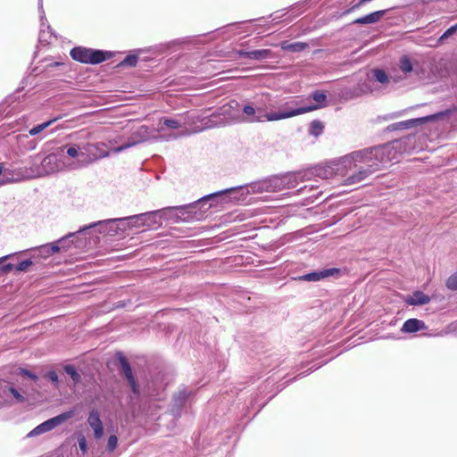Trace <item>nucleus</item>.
Returning <instances> with one entry per match:
<instances>
[{
  "label": "nucleus",
  "mask_w": 457,
  "mask_h": 457,
  "mask_svg": "<svg viewBox=\"0 0 457 457\" xmlns=\"http://www.w3.org/2000/svg\"><path fill=\"white\" fill-rule=\"evenodd\" d=\"M46 377L53 382L56 385V386H58V383H59V378H58V375L57 373L54 371V370H51L49 371L47 374H46Z\"/></svg>",
  "instance_id": "72a5a7b5"
},
{
  "label": "nucleus",
  "mask_w": 457,
  "mask_h": 457,
  "mask_svg": "<svg viewBox=\"0 0 457 457\" xmlns=\"http://www.w3.org/2000/svg\"><path fill=\"white\" fill-rule=\"evenodd\" d=\"M339 270L337 268L327 269L320 272H312L301 277V279L306 281H318L321 278H324L328 276H333L334 274H337Z\"/></svg>",
  "instance_id": "ddd939ff"
},
{
  "label": "nucleus",
  "mask_w": 457,
  "mask_h": 457,
  "mask_svg": "<svg viewBox=\"0 0 457 457\" xmlns=\"http://www.w3.org/2000/svg\"><path fill=\"white\" fill-rule=\"evenodd\" d=\"M118 445V437L115 435H112L108 438L107 450L112 452L116 449Z\"/></svg>",
  "instance_id": "bb28decb"
},
{
  "label": "nucleus",
  "mask_w": 457,
  "mask_h": 457,
  "mask_svg": "<svg viewBox=\"0 0 457 457\" xmlns=\"http://www.w3.org/2000/svg\"><path fill=\"white\" fill-rule=\"evenodd\" d=\"M456 31H457V23L444 32V34L439 37L438 43L439 44L443 43L444 40H445L446 38H448L449 37L453 35Z\"/></svg>",
  "instance_id": "393cba45"
},
{
  "label": "nucleus",
  "mask_w": 457,
  "mask_h": 457,
  "mask_svg": "<svg viewBox=\"0 0 457 457\" xmlns=\"http://www.w3.org/2000/svg\"><path fill=\"white\" fill-rule=\"evenodd\" d=\"M57 120H58V118H54V119L46 121L44 123L38 124V125L35 126L34 128L30 129L29 130V134L30 136H36V135L39 134L40 132H42L46 128H48L49 126H51Z\"/></svg>",
  "instance_id": "6ab92c4d"
},
{
  "label": "nucleus",
  "mask_w": 457,
  "mask_h": 457,
  "mask_svg": "<svg viewBox=\"0 0 457 457\" xmlns=\"http://www.w3.org/2000/svg\"><path fill=\"white\" fill-rule=\"evenodd\" d=\"M404 302L408 305H423L430 302V297L421 291H415L411 295H408Z\"/></svg>",
  "instance_id": "f8f14e48"
},
{
  "label": "nucleus",
  "mask_w": 457,
  "mask_h": 457,
  "mask_svg": "<svg viewBox=\"0 0 457 457\" xmlns=\"http://www.w3.org/2000/svg\"><path fill=\"white\" fill-rule=\"evenodd\" d=\"M188 396L189 393H187L186 390L179 391L175 397V401L178 403V404L182 405L188 398Z\"/></svg>",
  "instance_id": "cd10ccee"
},
{
  "label": "nucleus",
  "mask_w": 457,
  "mask_h": 457,
  "mask_svg": "<svg viewBox=\"0 0 457 457\" xmlns=\"http://www.w3.org/2000/svg\"><path fill=\"white\" fill-rule=\"evenodd\" d=\"M116 359L120 363V373L128 381V384L129 385L131 391L133 392L134 395H139V385L137 384L134 377L131 366L128 359L123 355L122 353L120 352L116 353Z\"/></svg>",
  "instance_id": "423d86ee"
},
{
  "label": "nucleus",
  "mask_w": 457,
  "mask_h": 457,
  "mask_svg": "<svg viewBox=\"0 0 457 457\" xmlns=\"http://www.w3.org/2000/svg\"><path fill=\"white\" fill-rule=\"evenodd\" d=\"M373 75H374V78L376 79V80L382 84L388 82V77L383 70L375 69L373 71Z\"/></svg>",
  "instance_id": "412c9836"
},
{
  "label": "nucleus",
  "mask_w": 457,
  "mask_h": 457,
  "mask_svg": "<svg viewBox=\"0 0 457 457\" xmlns=\"http://www.w3.org/2000/svg\"><path fill=\"white\" fill-rule=\"evenodd\" d=\"M20 373L23 376H26V377L31 378L34 381H37L38 378V377L36 374L32 373L31 371H29L26 369H21Z\"/></svg>",
  "instance_id": "473e14b6"
},
{
  "label": "nucleus",
  "mask_w": 457,
  "mask_h": 457,
  "mask_svg": "<svg viewBox=\"0 0 457 457\" xmlns=\"http://www.w3.org/2000/svg\"><path fill=\"white\" fill-rule=\"evenodd\" d=\"M280 46L285 51L297 53L306 49L308 47V44L303 42L289 43L288 41H283L281 42Z\"/></svg>",
  "instance_id": "2eb2a0df"
},
{
  "label": "nucleus",
  "mask_w": 457,
  "mask_h": 457,
  "mask_svg": "<svg viewBox=\"0 0 457 457\" xmlns=\"http://www.w3.org/2000/svg\"><path fill=\"white\" fill-rule=\"evenodd\" d=\"M234 190H235V188L221 190V191H219L217 193L211 194V195L205 196L204 199H210V198H212L214 196L221 195L223 194H226L228 192H231V191H234Z\"/></svg>",
  "instance_id": "c9c22d12"
},
{
  "label": "nucleus",
  "mask_w": 457,
  "mask_h": 457,
  "mask_svg": "<svg viewBox=\"0 0 457 457\" xmlns=\"http://www.w3.org/2000/svg\"><path fill=\"white\" fill-rule=\"evenodd\" d=\"M9 392L13 395L19 403H23L25 401V397L18 392L14 387H9Z\"/></svg>",
  "instance_id": "7c9ffc66"
},
{
  "label": "nucleus",
  "mask_w": 457,
  "mask_h": 457,
  "mask_svg": "<svg viewBox=\"0 0 457 457\" xmlns=\"http://www.w3.org/2000/svg\"><path fill=\"white\" fill-rule=\"evenodd\" d=\"M125 147L124 146H121V147H119L118 148V151H121L122 149H124Z\"/></svg>",
  "instance_id": "a19ab883"
},
{
  "label": "nucleus",
  "mask_w": 457,
  "mask_h": 457,
  "mask_svg": "<svg viewBox=\"0 0 457 457\" xmlns=\"http://www.w3.org/2000/svg\"><path fill=\"white\" fill-rule=\"evenodd\" d=\"M137 55L130 54L125 57V59L120 62V65L134 67L137 65Z\"/></svg>",
  "instance_id": "b1692460"
},
{
  "label": "nucleus",
  "mask_w": 457,
  "mask_h": 457,
  "mask_svg": "<svg viewBox=\"0 0 457 457\" xmlns=\"http://www.w3.org/2000/svg\"><path fill=\"white\" fill-rule=\"evenodd\" d=\"M393 149L387 146H378L373 148H366L354 151L343 157V163L348 164L350 168H353L360 164H363L373 174L386 167L391 161V154Z\"/></svg>",
  "instance_id": "f257e3e1"
},
{
  "label": "nucleus",
  "mask_w": 457,
  "mask_h": 457,
  "mask_svg": "<svg viewBox=\"0 0 457 457\" xmlns=\"http://www.w3.org/2000/svg\"><path fill=\"white\" fill-rule=\"evenodd\" d=\"M87 422L94 430L96 439L102 438L104 436V427L98 411L93 410L89 412Z\"/></svg>",
  "instance_id": "1a4fd4ad"
},
{
  "label": "nucleus",
  "mask_w": 457,
  "mask_h": 457,
  "mask_svg": "<svg viewBox=\"0 0 457 457\" xmlns=\"http://www.w3.org/2000/svg\"><path fill=\"white\" fill-rule=\"evenodd\" d=\"M311 97L318 104L310 106H303L295 109H290L285 112L267 113L265 115V118L269 121L279 120L283 119L291 118L296 115L307 113L326 106L327 96L323 91L316 90L312 93Z\"/></svg>",
  "instance_id": "f03ea898"
},
{
  "label": "nucleus",
  "mask_w": 457,
  "mask_h": 457,
  "mask_svg": "<svg viewBox=\"0 0 457 457\" xmlns=\"http://www.w3.org/2000/svg\"><path fill=\"white\" fill-rule=\"evenodd\" d=\"M33 264V262L31 260H25V261H22L17 266H16V270L17 271H26L28 270V269Z\"/></svg>",
  "instance_id": "c756f323"
},
{
  "label": "nucleus",
  "mask_w": 457,
  "mask_h": 457,
  "mask_svg": "<svg viewBox=\"0 0 457 457\" xmlns=\"http://www.w3.org/2000/svg\"><path fill=\"white\" fill-rule=\"evenodd\" d=\"M7 258H8V256L3 257V258L0 259V262L3 261V260H5Z\"/></svg>",
  "instance_id": "79ce46f5"
},
{
  "label": "nucleus",
  "mask_w": 457,
  "mask_h": 457,
  "mask_svg": "<svg viewBox=\"0 0 457 457\" xmlns=\"http://www.w3.org/2000/svg\"><path fill=\"white\" fill-rule=\"evenodd\" d=\"M244 113L249 116H253L255 113V109L252 105H245L243 109Z\"/></svg>",
  "instance_id": "e433bc0d"
},
{
  "label": "nucleus",
  "mask_w": 457,
  "mask_h": 457,
  "mask_svg": "<svg viewBox=\"0 0 457 457\" xmlns=\"http://www.w3.org/2000/svg\"><path fill=\"white\" fill-rule=\"evenodd\" d=\"M236 54L240 57H250V51L237 50Z\"/></svg>",
  "instance_id": "58836bf2"
},
{
  "label": "nucleus",
  "mask_w": 457,
  "mask_h": 457,
  "mask_svg": "<svg viewBox=\"0 0 457 457\" xmlns=\"http://www.w3.org/2000/svg\"><path fill=\"white\" fill-rule=\"evenodd\" d=\"M272 57V52L270 49H260L250 51L249 59L255 61H262L268 58Z\"/></svg>",
  "instance_id": "a211bd4d"
},
{
  "label": "nucleus",
  "mask_w": 457,
  "mask_h": 457,
  "mask_svg": "<svg viewBox=\"0 0 457 457\" xmlns=\"http://www.w3.org/2000/svg\"><path fill=\"white\" fill-rule=\"evenodd\" d=\"M60 247L56 244L45 245L37 249L38 255L48 258L49 256L58 253Z\"/></svg>",
  "instance_id": "f3484780"
},
{
  "label": "nucleus",
  "mask_w": 457,
  "mask_h": 457,
  "mask_svg": "<svg viewBox=\"0 0 457 457\" xmlns=\"http://www.w3.org/2000/svg\"><path fill=\"white\" fill-rule=\"evenodd\" d=\"M162 123L167 128H170V129H179L180 127V124H179V122L178 120H172V119H169V118H164L162 120Z\"/></svg>",
  "instance_id": "c85d7f7f"
},
{
  "label": "nucleus",
  "mask_w": 457,
  "mask_h": 457,
  "mask_svg": "<svg viewBox=\"0 0 457 457\" xmlns=\"http://www.w3.org/2000/svg\"><path fill=\"white\" fill-rule=\"evenodd\" d=\"M3 170H4V164L0 163V175L2 174Z\"/></svg>",
  "instance_id": "ea45409f"
},
{
  "label": "nucleus",
  "mask_w": 457,
  "mask_h": 457,
  "mask_svg": "<svg viewBox=\"0 0 457 457\" xmlns=\"http://www.w3.org/2000/svg\"><path fill=\"white\" fill-rule=\"evenodd\" d=\"M428 328V326L426 323L421 320L415 318H411L407 320L401 328V331L403 333H415L421 330H426Z\"/></svg>",
  "instance_id": "9d476101"
},
{
  "label": "nucleus",
  "mask_w": 457,
  "mask_h": 457,
  "mask_svg": "<svg viewBox=\"0 0 457 457\" xmlns=\"http://www.w3.org/2000/svg\"><path fill=\"white\" fill-rule=\"evenodd\" d=\"M79 449L83 452V453H86L87 450V440L85 438L84 436H80L79 437Z\"/></svg>",
  "instance_id": "f704fd0d"
},
{
  "label": "nucleus",
  "mask_w": 457,
  "mask_h": 457,
  "mask_svg": "<svg viewBox=\"0 0 457 457\" xmlns=\"http://www.w3.org/2000/svg\"><path fill=\"white\" fill-rule=\"evenodd\" d=\"M446 287L451 290H457V271L448 278Z\"/></svg>",
  "instance_id": "a878e982"
},
{
  "label": "nucleus",
  "mask_w": 457,
  "mask_h": 457,
  "mask_svg": "<svg viewBox=\"0 0 457 457\" xmlns=\"http://www.w3.org/2000/svg\"><path fill=\"white\" fill-rule=\"evenodd\" d=\"M64 371L70 375V377L71 378V379L73 380V382L75 384H78L79 382H80V379H81V376L80 374L75 370V368L72 366V365H65L64 366Z\"/></svg>",
  "instance_id": "aec40b11"
},
{
  "label": "nucleus",
  "mask_w": 457,
  "mask_h": 457,
  "mask_svg": "<svg viewBox=\"0 0 457 457\" xmlns=\"http://www.w3.org/2000/svg\"><path fill=\"white\" fill-rule=\"evenodd\" d=\"M348 164L343 163V158L335 163L326 165L323 168H320L318 170V176L322 179H330L335 176H346V172H344V169L346 168Z\"/></svg>",
  "instance_id": "0eeeda50"
},
{
  "label": "nucleus",
  "mask_w": 457,
  "mask_h": 457,
  "mask_svg": "<svg viewBox=\"0 0 457 457\" xmlns=\"http://www.w3.org/2000/svg\"><path fill=\"white\" fill-rule=\"evenodd\" d=\"M71 56L73 60L82 63L98 64L110 58L112 53L77 46L71 49Z\"/></svg>",
  "instance_id": "7ed1b4c3"
},
{
  "label": "nucleus",
  "mask_w": 457,
  "mask_h": 457,
  "mask_svg": "<svg viewBox=\"0 0 457 457\" xmlns=\"http://www.w3.org/2000/svg\"><path fill=\"white\" fill-rule=\"evenodd\" d=\"M74 416V411H69L63 413H61L60 415H57L52 419H49L46 420V423L49 428V430L54 429L57 426L61 425L67 420L72 418Z\"/></svg>",
  "instance_id": "4468645a"
},
{
  "label": "nucleus",
  "mask_w": 457,
  "mask_h": 457,
  "mask_svg": "<svg viewBox=\"0 0 457 457\" xmlns=\"http://www.w3.org/2000/svg\"><path fill=\"white\" fill-rule=\"evenodd\" d=\"M80 155H87V163L92 162L106 154L100 151L99 144H85L80 147Z\"/></svg>",
  "instance_id": "6e6552de"
},
{
  "label": "nucleus",
  "mask_w": 457,
  "mask_h": 457,
  "mask_svg": "<svg viewBox=\"0 0 457 457\" xmlns=\"http://www.w3.org/2000/svg\"><path fill=\"white\" fill-rule=\"evenodd\" d=\"M401 70L407 73L412 71V64L407 56H403L400 60Z\"/></svg>",
  "instance_id": "5701e85b"
},
{
  "label": "nucleus",
  "mask_w": 457,
  "mask_h": 457,
  "mask_svg": "<svg viewBox=\"0 0 457 457\" xmlns=\"http://www.w3.org/2000/svg\"><path fill=\"white\" fill-rule=\"evenodd\" d=\"M454 112H457V107L456 106H453L452 108H449V109H446L445 111L438 112L436 113H434V114H431V115H428V116H425V117L417 118V119H411V120L401 121V122L394 124L393 126L396 129H410L411 127H415V126H418V125L424 124L426 122L438 120L440 119H443L445 117L449 116L450 114H452Z\"/></svg>",
  "instance_id": "20e7f679"
},
{
  "label": "nucleus",
  "mask_w": 457,
  "mask_h": 457,
  "mask_svg": "<svg viewBox=\"0 0 457 457\" xmlns=\"http://www.w3.org/2000/svg\"><path fill=\"white\" fill-rule=\"evenodd\" d=\"M48 431H50V430H49L46 421H44L40 425L37 426L34 429H32L29 432V436H38L40 434H43V433H46V432H48Z\"/></svg>",
  "instance_id": "4be33fe9"
},
{
  "label": "nucleus",
  "mask_w": 457,
  "mask_h": 457,
  "mask_svg": "<svg viewBox=\"0 0 457 457\" xmlns=\"http://www.w3.org/2000/svg\"><path fill=\"white\" fill-rule=\"evenodd\" d=\"M67 154L71 158H76L80 154V148L71 146L67 149Z\"/></svg>",
  "instance_id": "2f4dec72"
},
{
  "label": "nucleus",
  "mask_w": 457,
  "mask_h": 457,
  "mask_svg": "<svg viewBox=\"0 0 457 457\" xmlns=\"http://www.w3.org/2000/svg\"><path fill=\"white\" fill-rule=\"evenodd\" d=\"M325 124L323 121L320 120H313L309 125L308 132L311 136L317 138L323 134Z\"/></svg>",
  "instance_id": "dca6fc26"
},
{
  "label": "nucleus",
  "mask_w": 457,
  "mask_h": 457,
  "mask_svg": "<svg viewBox=\"0 0 457 457\" xmlns=\"http://www.w3.org/2000/svg\"><path fill=\"white\" fill-rule=\"evenodd\" d=\"M12 269H13V265L11 263H7L1 267V271H2V273L6 274V273L10 272Z\"/></svg>",
  "instance_id": "4c0bfd02"
},
{
  "label": "nucleus",
  "mask_w": 457,
  "mask_h": 457,
  "mask_svg": "<svg viewBox=\"0 0 457 457\" xmlns=\"http://www.w3.org/2000/svg\"><path fill=\"white\" fill-rule=\"evenodd\" d=\"M386 12V10L376 11V12H370L363 17L355 19L353 21V23L361 24V25L376 23V22L379 21L384 17Z\"/></svg>",
  "instance_id": "9b49d317"
},
{
  "label": "nucleus",
  "mask_w": 457,
  "mask_h": 457,
  "mask_svg": "<svg viewBox=\"0 0 457 457\" xmlns=\"http://www.w3.org/2000/svg\"><path fill=\"white\" fill-rule=\"evenodd\" d=\"M344 172H346V178L343 183L345 186L359 184L372 175L371 171L368 168L359 162L356 168H353V166L350 168L347 166L344 169Z\"/></svg>",
  "instance_id": "39448f33"
}]
</instances>
